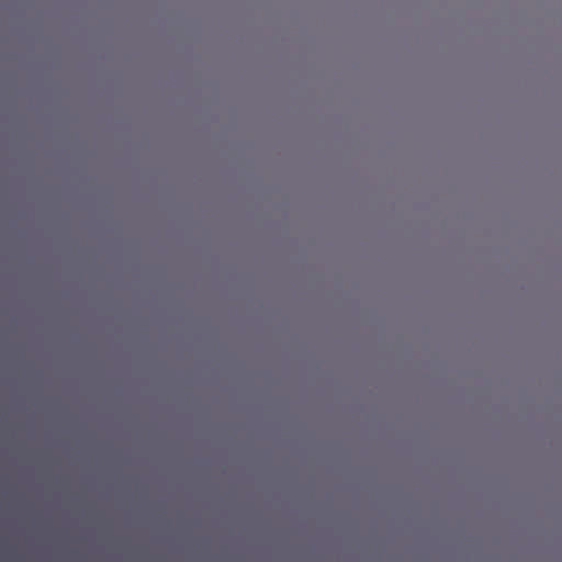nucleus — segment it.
I'll use <instances>...</instances> for the list:
<instances>
[{
  "label": "nucleus",
  "mask_w": 562,
  "mask_h": 562,
  "mask_svg": "<svg viewBox=\"0 0 562 562\" xmlns=\"http://www.w3.org/2000/svg\"><path fill=\"white\" fill-rule=\"evenodd\" d=\"M250 457H252V456L250 454V451L248 450L247 458H250Z\"/></svg>",
  "instance_id": "1"
}]
</instances>
